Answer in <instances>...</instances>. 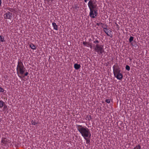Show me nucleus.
<instances>
[{
  "instance_id": "1",
  "label": "nucleus",
  "mask_w": 149,
  "mask_h": 149,
  "mask_svg": "<svg viewBox=\"0 0 149 149\" xmlns=\"http://www.w3.org/2000/svg\"><path fill=\"white\" fill-rule=\"evenodd\" d=\"M76 128L83 137H89L90 138L91 134L90 130L86 126L82 125H76Z\"/></svg>"
},
{
  "instance_id": "2",
  "label": "nucleus",
  "mask_w": 149,
  "mask_h": 149,
  "mask_svg": "<svg viewBox=\"0 0 149 149\" xmlns=\"http://www.w3.org/2000/svg\"><path fill=\"white\" fill-rule=\"evenodd\" d=\"M16 71L17 75L20 79H22L21 75H23L26 71L25 68L22 62L21 61H19L17 66Z\"/></svg>"
},
{
  "instance_id": "3",
  "label": "nucleus",
  "mask_w": 149,
  "mask_h": 149,
  "mask_svg": "<svg viewBox=\"0 0 149 149\" xmlns=\"http://www.w3.org/2000/svg\"><path fill=\"white\" fill-rule=\"evenodd\" d=\"M93 43L96 44L94 48L95 51L100 55H102L103 53L104 52L103 46L98 44L99 43V41L97 39H95Z\"/></svg>"
},
{
  "instance_id": "4",
  "label": "nucleus",
  "mask_w": 149,
  "mask_h": 149,
  "mask_svg": "<svg viewBox=\"0 0 149 149\" xmlns=\"http://www.w3.org/2000/svg\"><path fill=\"white\" fill-rule=\"evenodd\" d=\"M96 0H90L88 3L89 9H95L97 7Z\"/></svg>"
},
{
  "instance_id": "5",
  "label": "nucleus",
  "mask_w": 149,
  "mask_h": 149,
  "mask_svg": "<svg viewBox=\"0 0 149 149\" xmlns=\"http://www.w3.org/2000/svg\"><path fill=\"white\" fill-rule=\"evenodd\" d=\"M89 16L91 18H95L97 15V10L95 9H89Z\"/></svg>"
},
{
  "instance_id": "6",
  "label": "nucleus",
  "mask_w": 149,
  "mask_h": 149,
  "mask_svg": "<svg viewBox=\"0 0 149 149\" xmlns=\"http://www.w3.org/2000/svg\"><path fill=\"white\" fill-rule=\"evenodd\" d=\"M113 73L114 75L118 73H119L120 72V70L119 66L118 65H114L113 66Z\"/></svg>"
},
{
  "instance_id": "7",
  "label": "nucleus",
  "mask_w": 149,
  "mask_h": 149,
  "mask_svg": "<svg viewBox=\"0 0 149 149\" xmlns=\"http://www.w3.org/2000/svg\"><path fill=\"white\" fill-rule=\"evenodd\" d=\"M103 31L108 36H110L111 38H112V32L111 31L109 30V29L105 28H104Z\"/></svg>"
},
{
  "instance_id": "8",
  "label": "nucleus",
  "mask_w": 149,
  "mask_h": 149,
  "mask_svg": "<svg viewBox=\"0 0 149 149\" xmlns=\"http://www.w3.org/2000/svg\"><path fill=\"white\" fill-rule=\"evenodd\" d=\"M12 13L8 11L4 14V18L5 19H10L12 17Z\"/></svg>"
},
{
  "instance_id": "9",
  "label": "nucleus",
  "mask_w": 149,
  "mask_h": 149,
  "mask_svg": "<svg viewBox=\"0 0 149 149\" xmlns=\"http://www.w3.org/2000/svg\"><path fill=\"white\" fill-rule=\"evenodd\" d=\"M114 76L118 79L121 80L123 79V74L120 72L119 73H118L117 74H115Z\"/></svg>"
},
{
  "instance_id": "10",
  "label": "nucleus",
  "mask_w": 149,
  "mask_h": 149,
  "mask_svg": "<svg viewBox=\"0 0 149 149\" xmlns=\"http://www.w3.org/2000/svg\"><path fill=\"white\" fill-rule=\"evenodd\" d=\"M7 142L6 139L5 138H2L1 141V144L2 145L6 144Z\"/></svg>"
},
{
  "instance_id": "11",
  "label": "nucleus",
  "mask_w": 149,
  "mask_h": 149,
  "mask_svg": "<svg viewBox=\"0 0 149 149\" xmlns=\"http://www.w3.org/2000/svg\"><path fill=\"white\" fill-rule=\"evenodd\" d=\"M74 67L75 69L78 70L80 68L81 65L80 64L75 63L74 65Z\"/></svg>"
},
{
  "instance_id": "12",
  "label": "nucleus",
  "mask_w": 149,
  "mask_h": 149,
  "mask_svg": "<svg viewBox=\"0 0 149 149\" xmlns=\"http://www.w3.org/2000/svg\"><path fill=\"white\" fill-rule=\"evenodd\" d=\"M52 25L54 30H58V26L55 22H53L52 23Z\"/></svg>"
},
{
  "instance_id": "13",
  "label": "nucleus",
  "mask_w": 149,
  "mask_h": 149,
  "mask_svg": "<svg viewBox=\"0 0 149 149\" xmlns=\"http://www.w3.org/2000/svg\"><path fill=\"white\" fill-rule=\"evenodd\" d=\"M29 46L33 50H35L36 49V47L35 45H34L33 43H31L29 45Z\"/></svg>"
},
{
  "instance_id": "14",
  "label": "nucleus",
  "mask_w": 149,
  "mask_h": 149,
  "mask_svg": "<svg viewBox=\"0 0 149 149\" xmlns=\"http://www.w3.org/2000/svg\"><path fill=\"white\" fill-rule=\"evenodd\" d=\"M84 139L86 140V144L89 143L90 142V140L89 139H90V138H89V137H84Z\"/></svg>"
},
{
  "instance_id": "15",
  "label": "nucleus",
  "mask_w": 149,
  "mask_h": 149,
  "mask_svg": "<svg viewBox=\"0 0 149 149\" xmlns=\"http://www.w3.org/2000/svg\"><path fill=\"white\" fill-rule=\"evenodd\" d=\"M29 74V72H28L25 71L24 74L23 75H21V76L22 77L21 79L24 78L25 76H27Z\"/></svg>"
},
{
  "instance_id": "16",
  "label": "nucleus",
  "mask_w": 149,
  "mask_h": 149,
  "mask_svg": "<svg viewBox=\"0 0 149 149\" xmlns=\"http://www.w3.org/2000/svg\"><path fill=\"white\" fill-rule=\"evenodd\" d=\"M83 44L87 47H89L90 46V43L89 42H86L85 41H83Z\"/></svg>"
},
{
  "instance_id": "17",
  "label": "nucleus",
  "mask_w": 149,
  "mask_h": 149,
  "mask_svg": "<svg viewBox=\"0 0 149 149\" xmlns=\"http://www.w3.org/2000/svg\"><path fill=\"white\" fill-rule=\"evenodd\" d=\"M31 123L32 124L35 126H37V124H38V122H36L34 120H32L31 121Z\"/></svg>"
},
{
  "instance_id": "18",
  "label": "nucleus",
  "mask_w": 149,
  "mask_h": 149,
  "mask_svg": "<svg viewBox=\"0 0 149 149\" xmlns=\"http://www.w3.org/2000/svg\"><path fill=\"white\" fill-rule=\"evenodd\" d=\"M5 41L4 36L0 35V42H3Z\"/></svg>"
},
{
  "instance_id": "19",
  "label": "nucleus",
  "mask_w": 149,
  "mask_h": 149,
  "mask_svg": "<svg viewBox=\"0 0 149 149\" xmlns=\"http://www.w3.org/2000/svg\"><path fill=\"white\" fill-rule=\"evenodd\" d=\"M4 104V102L2 100H0V109L2 108L3 107Z\"/></svg>"
},
{
  "instance_id": "20",
  "label": "nucleus",
  "mask_w": 149,
  "mask_h": 149,
  "mask_svg": "<svg viewBox=\"0 0 149 149\" xmlns=\"http://www.w3.org/2000/svg\"><path fill=\"white\" fill-rule=\"evenodd\" d=\"M141 146L139 144H138L135 147L132 149H141Z\"/></svg>"
},
{
  "instance_id": "21",
  "label": "nucleus",
  "mask_w": 149,
  "mask_h": 149,
  "mask_svg": "<svg viewBox=\"0 0 149 149\" xmlns=\"http://www.w3.org/2000/svg\"><path fill=\"white\" fill-rule=\"evenodd\" d=\"M91 119V117L90 115H87L86 117V119L88 121L90 120Z\"/></svg>"
},
{
  "instance_id": "22",
  "label": "nucleus",
  "mask_w": 149,
  "mask_h": 149,
  "mask_svg": "<svg viewBox=\"0 0 149 149\" xmlns=\"http://www.w3.org/2000/svg\"><path fill=\"white\" fill-rule=\"evenodd\" d=\"M134 38L132 36H130L129 39V42L130 43H131L132 41L133 40Z\"/></svg>"
},
{
  "instance_id": "23",
  "label": "nucleus",
  "mask_w": 149,
  "mask_h": 149,
  "mask_svg": "<svg viewBox=\"0 0 149 149\" xmlns=\"http://www.w3.org/2000/svg\"><path fill=\"white\" fill-rule=\"evenodd\" d=\"M125 69L129 71L130 69V68L129 65H126L125 67Z\"/></svg>"
},
{
  "instance_id": "24",
  "label": "nucleus",
  "mask_w": 149,
  "mask_h": 149,
  "mask_svg": "<svg viewBox=\"0 0 149 149\" xmlns=\"http://www.w3.org/2000/svg\"><path fill=\"white\" fill-rule=\"evenodd\" d=\"M4 91H6L2 88L0 86V92L3 93Z\"/></svg>"
},
{
  "instance_id": "25",
  "label": "nucleus",
  "mask_w": 149,
  "mask_h": 149,
  "mask_svg": "<svg viewBox=\"0 0 149 149\" xmlns=\"http://www.w3.org/2000/svg\"><path fill=\"white\" fill-rule=\"evenodd\" d=\"M110 99H106L105 100V102L107 103H109L110 102Z\"/></svg>"
},
{
  "instance_id": "26",
  "label": "nucleus",
  "mask_w": 149,
  "mask_h": 149,
  "mask_svg": "<svg viewBox=\"0 0 149 149\" xmlns=\"http://www.w3.org/2000/svg\"><path fill=\"white\" fill-rule=\"evenodd\" d=\"M3 109L4 110L6 109L7 108V106L5 104V102H4V105L3 106Z\"/></svg>"
},
{
  "instance_id": "27",
  "label": "nucleus",
  "mask_w": 149,
  "mask_h": 149,
  "mask_svg": "<svg viewBox=\"0 0 149 149\" xmlns=\"http://www.w3.org/2000/svg\"><path fill=\"white\" fill-rule=\"evenodd\" d=\"M116 26L117 27V28L119 29V26L116 23Z\"/></svg>"
},
{
  "instance_id": "28",
  "label": "nucleus",
  "mask_w": 149,
  "mask_h": 149,
  "mask_svg": "<svg viewBox=\"0 0 149 149\" xmlns=\"http://www.w3.org/2000/svg\"><path fill=\"white\" fill-rule=\"evenodd\" d=\"M84 0V2H85V3H86L87 1H89V0Z\"/></svg>"
},
{
  "instance_id": "29",
  "label": "nucleus",
  "mask_w": 149,
  "mask_h": 149,
  "mask_svg": "<svg viewBox=\"0 0 149 149\" xmlns=\"http://www.w3.org/2000/svg\"><path fill=\"white\" fill-rule=\"evenodd\" d=\"M2 3L1 0H0V6H1Z\"/></svg>"
},
{
  "instance_id": "30",
  "label": "nucleus",
  "mask_w": 149,
  "mask_h": 149,
  "mask_svg": "<svg viewBox=\"0 0 149 149\" xmlns=\"http://www.w3.org/2000/svg\"><path fill=\"white\" fill-rule=\"evenodd\" d=\"M10 9H11V8H9L8 9V10H10V11H11V10H10Z\"/></svg>"
},
{
  "instance_id": "31",
  "label": "nucleus",
  "mask_w": 149,
  "mask_h": 149,
  "mask_svg": "<svg viewBox=\"0 0 149 149\" xmlns=\"http://www.w3.org/2000/svg\"><path fill=\"white\" fill-rule=\"evenodd\" d=\"M131 44L132 45V46H134V47H136V46L135 45H133L132 43H131Z\"/></svg>"
},
{
  "instance_id": "32",
  "label": "nucleus",
  "mask_w": 149,
  "mask_h": 149,
  "mask_svg": "<svg viewBox=\"0 0 149 149\" xmlns=\"http://www.w3.org/2000/svg\"><path fill=\"white\" fill-rule=\"evenodd\" d=\"M97 26H99L100 25V24L98 23H97Z\"/></svg>"
},
{
  "instance_id": "33",
  "label": "nucleus",
  "mask_w": 149,
  "mask_h": 149,
  "mask_svg": "<svg viewBox=\"0 0 149 149\" xmlns=\"http://www.w3.org/2000/svg\"><path fill=\"white\" fill-rule=\"evenodd\" d=\"M89 47H90L91 48L92 47V46L91 45H90V46H89Z\"/></svg>"
},
{
  "instance_id": "34",
  "label": "nucleus",
  "mask_w": 149,
  "mask_h": 149,
  "mask_svg": "<svg viewBox=\"0 0 149 149\" xmlns=\"http://www.w3.org/2000/svg\"><path fill=\"white\" fill-rule=\"evenodd\" d=\"M47 1L49 2L50 1H52V0H47Z\"/></svg>"
},
{
  "instance_id": "35",
  "label": "nucleus",
  "mask_w": 149,
  "mask_h": 149,
  "mask_svg": "<svg viewBox=\"0 0 149 149\" xmlns=\"http://www.w3.org/2000/svg\"><path fill=\"white\" fill-rule=\"evenodd\" d=\"M75 8H77V7H75Z\"/></svg>"
}]
</instances>
